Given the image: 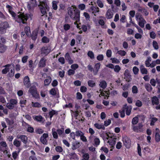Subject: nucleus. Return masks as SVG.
Returning <instances> with one entry per match:
<instances>
[{"label":"nucleus","instance_id":"2","mask_svg":"<svg viewBox=\"0 0 160 160\" xmlns=\"http://www.w3.org/2000/svg\"><path fill=\"white\" fill-rule=\"evenodd\" d=\"M18 13L19 14L17 15V18H16L15 21L20 24H26L28 19L27 15H25V14L23 12H20Z\"/></svg>","mask_w":160,"mask_h":160},{"label":"nucleus","instance_id":"38","mask_svg":"<svg viewBox=\"0 0 160 160\" xmlns=\"http://www.w3.org/2000/svg\"><path fill=\"white\" fill-rule=\"evenodd\" d=\"M32 106L33 107L40 108L41 107V105L38 102H32Z\"/></svg>","mask_w":160,"mask_h":160},{"label":"nucleus","instance_id":"29","mask_svg":"<svg viewBox=\"0 0 160 160\" xmlns=\"http://www.w3.org/2000/svg\"><path fill=\"white\" fill-rule=\"evenodd\" d=\"M13 145L16 147H19L21 145V142L17 139H15L13 141Z\"/></svg>","mask_w":160,"mask_h":160},{"label":"nucleus","instance_id":"41","mask_svg":"<svg viewBox=\"0 0 160 160\" xmlns=\"http://www.w3.org/2000/svg\"><path fill=\"white\" fill-rule=\"evenodd\" d=\"M49 93L53 96H55L57 94L55 88H52L49 91Z\"/></svg>","mask_w":160,"mask_h":160},{"label":"nucleus","instance_id":"54","mask_svg":"<svg viewBox=\"0 0 160 160\" xmlns=\"http://www.w3.org/2000/svg\"><path fill=\"white\" fill-rule=\"evenodd\" d=\"M35 119L37 121L41 122L43 120V118L41 116H36L35 117Z\"/></svg>","mask_w":160,"mask_h":160},{"label":"nucleus","instance_id":"36","mask_svg":"<svg viewBox=\"0 0 160 160\" xmlns=\"http://www.w3.org/2000/svg\"><path fill=\"white\" fill-rule=\"evenodd\" d=\"M50 40L46 36H44L42 39V41L43 43H47L49 42Z\"/></svg>","mask_w":160,"mask_h":160},{"label":"nucleus","instance_id":"7","mask_svg":"<svg viewBox=\"0 0 160 160\" xmlns=\"http://www.w3.org/2000/svg\"><path fill=\"white\" fill-rule=\"evenodd\" d=\"M17 100L15 99H11L9 103H8L6 105L7 107L9 109H12L14 107V105L17 104Z\"/></svg>","mask_w":160,"mask_h":160},{"label":"nucleus","instance_id":"58","mask_svg":"<svg viewBox=\"0 0 160 160\" xmlns=\"http://www.w3.org/2000/svg\"><path fill=\"white\" fill-rule=\"evenodd\" d=\"M75 73V71L72 69H69L68 71V74L69 76L73 75Z\"/></svg>","mask_w":160,"mask_h":160},{"label":"nucleus","instance_id":"6","mask_svg":"<svg viewBox=\"0 0 160 160\" xmlns=\"http://www.w3.org/2000/svg\"><path fill=\"white\" fill-rule=\"evenodd\" d=\"M28 92L30 93L34 98L38 99L39 98V95L38 93L37 88L35 86H31L29 88Z\"/></svg>","mask_w":160,"mask_h":160},{"label":"nucleus","instance_id":"35","mask_svg":"<svg viewBox=\"0 0 160 160\" xmlns=\"http://www.w3.org/2000/svg\"><path fill=\"white\" fill-rule=\"evenodd\" d=\"M14 68L13 67V68L10 70V72L8 73V76L11 78L13 77L14 74Z\"/></svg>","mask_w":160,"mask_h":160},{"label":"nucleus","instance_id":"49","mask_svg":"<svg viewBox=\"0 0 160 160\" xmlns=\"http://www.w3.org/2000/svg\"><path fill=\"white\" fill-rule=\"evenodd\" d=\"M138 91V88L135 86H133L132 88V92L133 93H137Z\"/></svg>","mask_w":160,"mask_h":160},{"label":"nucleus","instance_id":"32","mask_svg":"<svg viewBox=\"0 0 160 160\" xmlns=\"http://www.w3.org/2000/svg\"><path fill=\"white\" fill-rule=\"evenodd\" d=\"M108 142L112 147H113L116 143V139H110L108 141Z\"/></svg>","mask_w":160,"mask_h":160},{"label":"nucleus","instance_id":"10","mask_svg":"<svg viewBox=\"0 0 160 160\" xmlns=\"http://www.w3.org/2000/svg\"><path fill=\"white\" fill-rule=\"evenodd\" d=\"M23 83L24 85L27 88H28L31 86V82L28 76H26L24 77L23 80Z\"/></svg>","mask_w":160,"mask_h":160},{"label":"nucleus","instance_id":"8","mask_svg":"<svg viewBox=\"0 0 160 160\" xmlns=\"http://www.w3.org/2000/svg\"><path fill=\"white\" fill-rule=\"evenodd\" d=\"M122 141L124 145L128 148H130V138L129 137L125 136L123 137Z\"/></svg>","mask_w":160,"mask_h":160},{"label":"nucleus","instance_id":"31","mask_svg":"<svg viewBox=\"0 0 160 160\" xmlns=\"http://www.w3.org/2000/svg\"><path fill=\"white\" fill-rule=\"evenodd\" d=\"M87 55L88 56L92 59H93L95 58L94 54L91 51H88Z\"/></svg>","mask_w":160,"mask_h":160},{"label":"nucleus","instance_id":"53","mask_svg":"<svg viewBox=\"0 0 160 160\" xmlns=\"http://www.w3.org/2000/svg\"><path fill=\"white\" fill-rule=\"evenodd\" d=\"M55 150L57 152H62L63 149L61 146H58L55 148Z\"/></svg>","mask_w":160,"mask_h":160},{"label":"nucleus","instance_id":"30","mask_svg":"<svg viewBox=\"0 0 160 160\" xmlns=\"http://www.w3.org/2000/svg\"><path fill=\"white\" fill-rule=\"evenodd\" d=\"M25 32L27 36H28L31 33L30 28L28 26H26L24 28Z\"/></svg>","mask_w":160,"mask_h":160},{"label":"nucleus","instance_id":"34","mask_svg":"<svg viewBox=\"0 0 160 160\" xmlns=\"http://www.w3.org/2000/svg\"><path fill=\"white\" fill-rule=\"evenodd\" d=\"M52 7L53 9L56 10L58 9V2L56 1H54L52 2Z\"/></svg>","mask_w":160,"mask_h":160},{"label":"nucleus","instance_id":"52","mask_svg":"<svg viewBox=\"0 0 160 160\" xmlns=\"http://www.w3.org/2000/svg\"><path fill=\"white\" fill-rule=\"evenodd\" d=\"M78 65L77 64H73L71 65V68L72 69L75 70L76 69L78 68Z\"/></svg>","mask_w":160,"mask_h":160},{"label":"nucleus","instance_id":"19","mask_svg":"<svg viewBox=\"0 0 160 160\" xmlns=\"http://www.w3.org/2000/svg\"><path fill=\"white\" fill-rule=\"evenodd\" d=\"M156 132L155 135V140L157 142H158L160 141V135L159 134L160 132L159 129L156 128Z\"/></svg>","mask_w":160,"mask_h":160},{"label":"nucleus","instance_id":"17","mask_svg":"<svg viewBox=\"0 0 160 160\" xmlns=\"http://www.w3.org/2000/svg\"><path fill=\"white\" fill-rule=\"evenodd\" d=\"M17 138L20 139L21 141L24 144H26L28 142V138L25 135H20L19 136H17Z\"/></svg>","mask_w":160,"mask_h":160},{"label":"nucleus","instance_id":"24","mask_svg":"<svg viewBox=\"0 0 160 160\" xmlns=\"http://www.w3.org/2000/svg\"><path fill=\"white\" fill-rule=\"evenodd\" d=\"M131 23L133 24L135 27H136L138 30V32L141 34H143V31L140 27L138 26L137 25L134 23L133 22H131Z\"/></svg>","mask_w":160,"mask_h":160},{"label":"nucleus","instance_id":"18","mask_svg":"<svg viewBox=\"0 0 160 160\" xmlns=\"http://www.w3.org/2000/svg\"><path fill=\"white\" fill-rule=\"evenodd\" d=\"M127 107V104H126L123 106L122 110L119 111L120 117L121 118H124L125 117V111Z\"/></svg>","mask_w":160,"mask_h":160},{"label":"nucleus","instance_id":"28","mask_svg":"<svg viewBox=\"0 0 160 160\" xmlns=\"http://www.w3.org/2000/svg\"><path fill=\"white\" fill-rule=\"evenodd\" d=\"M36 5L31 2L28 3L27 4V8L29 11L33 10V8Z\"/></svg>","mask_w":160,"mask_h":160},{"label":"nucleus","instance_id":"48","mask_svg":"<svg viewBox=\"0 0 160 160\" xmlns=\"http://www.w3.org/2000/svg\"><path fill=\"white\" fill-rule=\"evenodd\" d=\"M65 8V5L64 4L60 3L59 5V10H64Z\"/></svg>","mask_w":160,"mask_h":160},{"label":"nucleus","instance_id":"27","mask_svg":"<svg viewBox=\"0 0 160 160\" xmlns=\"http://www.w3.org/2000/svg\"><path fill=\"white\" fill-rule=\"evenodd\" d=\"M99 86L102 89H104L107 86V83L104 80H103L100 82L99 84Z\"/></svg>","mask_w":160,"mask_h":160},{"label":"nucleus","instance_id":"43","mask_svg":"<svg viewBox=\"0 0 160 160\" xmlns=\"http://www.w3.org/2000/svg\"><path fill=\"white\" fill-rule=\"evenodd\" d=\"M152 45L154 49L156 50H157L158 49L159 47L158 44L157 42L156 41H153Z\"/></svg>","mask_w":160,"mask_h":160},{"label":"nucleus","instance_id":"61","mask_svg":"<svg viewBox=\"0 0 160 160\" xmlns=\"http://www.w3.org/2000/svg\"><path fill=\"white\" fill-rule=\"evenodd\" d=\"M150 36L151 38L154 39L156 38V34L155 32L152 31L150 33Z\"/></svg>","mask_w":160,"mask_h":160},{"label":"nucleus","instance_id":"62","mask_svg":"<svg viewBox=\"0 0 160 160\" xmlns=\"http://www.w3.org/2000/svg\"><path fill=\"white\" fill-rule=\"evenodd\" d=\"M118 53L121 56H123L125 55L126 52L124 51L119 50L118 52Z\"/></svg>","mask_w":160,"mask_h":160},{"label":"nucleus","instance_id":"4","mask_svg":"<svg viewBox=\"0 0 160 160\" xmlns=\"http://www.w3.org/2000/svg\"><path fill=\"white\" fill-rule=\"evenodd\" d=\"M135 17L139 26L142 28H144V25L146 23L145 20L142 18V15L138 14H137Z\"/></svg>","mask_w":160,"mask_h":160},{"label":"nucleus","instance_id":"16","mask_svg":"<svg viewBox=\"0 0 160 160\" xmlns=\"http://www.w3.org/2000/svg\"><path fill=\"white\" fill-rule=\"evenodd\" d=\"M113 16V12L111 9H109L108 10L106 14V18L108 19L112 18Z\"/></svg>","mask_w":160,"mask_h":160},{"label":"nucleus","instance_id":"3","mask_svg":"<svg viewBox=\"0 0 160 160\" xmlns=\"http://www.w3.org/2000/svg\"><path fill=\"white\" fill-rule=\"evenodd\" d=\"M9 28V25L7 22L5 21L0 24V34H3L6 32L7 30Z\"/></svg>","mask_w":160,"mask_h":160},{"label":"nucleus","instance_id":"5","mask_svg":"<svg viewBox=\"0 0 160 160\" xmlns=\"http://www.w3.org/2000/svg\"><path fill=\"white\" fill-rule=\"evenodd\" d=\"M40 9L42 14L45 15L47 14L46 10H49V8L46 2H43L42 4L40 5Z\"/></svg>","mask_w":160,"mask_h":160},{"label":"nucleus","instance_id":"37","mask_svg":"<svg viewBox=\"0 0 160 160\" xmlns=\"http://www.w3.org/2000/svg\"><path fill=\"white\" fill-rule=\"evenodd\" d=\"M51 81V79L50 77H48V78L46 79L44 81V84L45 85H48Z\"/></svg>","mask_w":160,"mask_h":160},{"label":"nucleus","instance_id":"59","mask_svg":"<svg viewBox=\"0 0 160 160\" xmlns=\"http://www.w3.org/2000/svg\"><path fill=\"white\" fill-rule=\"evenodd\" d=\"M111 123V120L108 119V120L105 121L104 122V126L107 127L110 125Z\"/></svg>","mask_w":160,"mask_h":160},{"label":"nucleus","instance_id":"26","mask_svg":"<svg viewBox=\"0 0 160 160\" xmlns=\"http://www.w3.org/2000/svg\"><path fill=\"white\" fill-rule=\"evenodd\" d=\"M58 112L54 110H52L50 111L48 113V116L50 119H51L54 115H57Z\"/></svg>","mask_w":160,"mask_h":160},{"label":"nucleus","instance_id":"56","mask_svg":"<svg viewBox=\"0 0 160 160\" xmlns=\"http://www.w3.org/2000/svg\"><path fill=\"white\" fill-rule=\"evenodd\" d=\"M143 34H141L140 33H137L135 35V38L137 39H141L142 38V35Z\"/></svg>","mask_w":160,"mask_h":160},{"label":"nucleus","instance_id":"40","mask_svg":"<svg viewBox=\"0 0 160 160\" xmlns=\"http://www.w3.org/2000/svg\"><path fill=\"white\" fill-rule=\"evenodd\" d=\"M64 129L63 128H62L60 129H58L57 130V132H58L59 136H61L64 132Z\"/></svg>","mask_w":160,"mask_h":160},{"label":"nucleus","instance_id":"44","mask_svg":"<svg viewBox=\"0 0 160 160\" xmlns=\"http://www.w3.org/2000/svg\"><path fill=\"white\" fill-rule=\"evenodd\" d=\"M34 129L33 128L29 125L27 128V131L29 132L33 133L34 132Z\"/></svg>","mask_w":160,"mask_h":160},{"label":"nucleus","instance_id":"1","mask_svg":"<svg viewBox=\"0 0 160 160\" xmlns=\"http://www.w3.org/2000/svg\"><path fill=\"white\" fill-rule=\"evenodd\" d=\"M68 14L72 20L80 21V11L75 6L69 7L68 9Z\"/></svg>","mask_w":160,"mask_h":160},{"label":"nucleus","instance_id":"22","mask_svg":"<svg viewBox=\"0 0 160 160\" xmlns=\"http://www.w3.org/2000/svg\"><path fill=\"white\" fill-rule=\"evenodd\" d=\"M7 48L6 46L0 43V53H3L5 52Z\"/></svg>","mask_w":160,"mask_h":160},{"label":"nucleus","instance_id":"21","mask_svg":"<svg viewBox=\"0 0 160 160\" xmlns=\"http://www.w3.org/2000/svg\"><path fill=\"white\" fill-rule=\"evenodd\" d=\"M94 126L97 129H102L103 130L105 129L104 125L103 124H100L98 123H95L94 124Z\"/></svg>","mask_w":160,"mask_h":160},{"label":"nucleus","instance_id":"60","mask_svg":"<svg viewBox=\"0 0 160 160\" xmlns=\"http://www.w3.org/2000/svg\"><path fill=\"white\" fill-rule=\"evenodd\" d=\"M80 91L82 92H85L87 91V88L84 86H82L80 89Z\"/></svg>","mask_w":160,"mask_h":160},{"label":"nucleus","instance_id":"57","mask_svg":"<svg viewBox=\"0 0 160 160\" xmlns=\"http://www.w3.org/2000/svg\"><path fill=\"white\" fill-rule=\"evenodd\" d=\"M97 59L100 61H102L103 60L104 57L102 54H99L97 57Z\"/></svg>","mask_w":160,"mask_h":160},{"label":"nucleus","instance_id":"47","mask_svg":"<svg viewBox=\"0 0 160 160\" xmlns=\"http://www.w3.org/2000/svg\"><path fill=\"white\" fill-rule=\"evenodd\" d=\"M28 58V56H25L22 57V61L23 63H25L27 62Z\"/></svg>","mask_w":160,"mask_h":160},{"label":"nucleus","instance_id":"13","mask_svg":"<svg viewBox=\"0 0 160 160\" xmlns=\"http://www.w3.org/2000/svg\"><path fill=\"white\" fill-rule=\"evenodd\" d=\"M101 66L99 62L95 64L94 66V68L93 70V73L94 75H97Z\"/></svg>","mask_w":160,"mask_h":160},{"label":"nucleus","instance_id":"9","mask_svg":"<svg viewBox=\"0 0 160 160\" xmlns=\"http://www.w3.org/2000/svg\"><path fill=\"white\" fill-rule=\"evenodd\" d=\"M48 133H44L40 138V141L44 145H46L47 143V138L48 137Z\"/></svg>","mask_w":160,"mask_h":160},{"label":"nucleus","instance_id":"51","mask_svg":"<svg viewBox=\"0 0 160 160\" xmlns=\"http://www.w3.org/2000/svg\"><path fill=\"white\" fill-rule=\"evenodd\" d=\"M114 70L115 72H118L121 70V68L119 65H117L114 67Z\"/></svg>","mask_w":160,"mask_h":160},{"label":"nucleus","instance_id":"25","mask_svg":"<svg viewBox=\"0 0 160 160\" xmlns=\"http://www.w3.org/2000/svg\"><path fill=\"white\" fill-rule=\"evenodd\" d=\"M140 69L142 74H146L148 73L147 70L144 67L143 65H141L140 67Z\"/></svg>","mask_w":160,"mask_h":160},{"label":"nucleus","instance_id":"23","mask_svg":"<svg viewBox=\"0 0 160 160\" xmlns=\"http://www.w3.org/2000/svg\"><path fill=\"white\" fill-rule=\"evenodd\" d=\"M152 104L154 105H158L159 103V99L156 96H154L152 98Z\"/></svg>","mask_w":160,"mask_h":160},{"label":"nucleus","instance_id":"55","mask_svg":"<svg viewBox=\"0 0 160 160\" xmlns=\"http://www.w3.org/2000/svg\"><path fill=\"white\" fill-rule=\"evenodd\" d=\"M138 117H135L134 118L132 121V123L133 124H136L138 122Z\"/></svg>","mask_w":160,"mask_h":160},{"label":"nucleus","instance_id":"46","mask_svg":"<svg viewBox=\"0 0 160 160\" xmlns=\"http://www.w3.org/2000/svg\"><path fill=\"white\" fill-rule=\"evenodd\" d=\"M70 28V26L69 24H65L63 25V28L64 30L67 31L69 30Z\"/></svg>","mask_w":160,"mask_h":160},{"label":"nucleus","instance_id":"64","mask_svg":"<svg viewBox=\"0 0 160 160\" xmlns=\"http://www.w3.org/2000/svg\"><path fill=\"white\" fill-rule=\"evenodd\" d=\"M133 72L135 74H137L138 73L139 71L138 68L136 67H134L133 68Z\"/></svg>","mask_w":160,"mask_h":160},{"label":"nucleus","instance_id":"50","mask_svg":"<svg viewBox=\"0 0 160 160\" xmlns=\"http://www.w3.org/2000/svg\"><path fill=\"white\" fill-rule=\"evenodd\" d=\"M97 3L98 6L100 8H102L103 7V4L101 0H97Z\"/></svg>","mask_w":160,"mask_h":160},{"label":"nucleus","instance_id":"42","mask_svg":"<svg viewBox=\"0 0 160 160\" xmlns=\"http://www.w3.org/2000/svg\"><path fill=\"white\" fill-rule=\"evenodd\" d=\"M35 133L38 134H41L43 133L44 130L41 128H37L35 130Z\"/></svg>","mask_w":160,"mask_h":160},{"label":"nucleus","instance_id":"63","mask_svg":"<svg viewBox=\"0 0 160 160\" xmlns=\"http://www.w3.org/2000/svg\"><path fill=\"white\" fill-rule=\"evenodd\" d=\"M158 120L157 118H152L150 125L152 126L154 125V123Z\"/></svg>","mask_w":160,"mask_h":160},{"label":"nucleus","instance_id":"12","mask_svg":"<svg viewBox=\"0 0 160 160\" xmlns=\"http://www.w3.org/2000/svg\"><path fill=\"white\" fill-rule=\"evenodd\" d=\"M51 51V48L47 46L43 47L41 49L42 53L46 55H48Z\"/></svg>","mask_w":160,"mask_h":160},{"label":"nucleus","instance_id":"15","mask_svg":"<svg viewBox=\"0 0 160 160\" xmlns=\"http://www.w3.org/2000/svg\"><path fill=\"white\" fill-rule=\"evenodd\" d=\"M124 79L126 81L129 82L130 81V72L128 69L125 70L124 73Z\"/></svg>","mask_w":160,"mask_h":160},{"label":"nucleus","instance_id":"33","mask_svg":"<svg viewBox=\"0 0 160 160\" xmlns=\"http://www.w3.org/2000/svg\"><path fill=\"white\" fill-rule=\"evenodd\" d=\"M88 86L91 88H93L96 85L95 82L92 80H89L88 82Z\"/></svg>","mask_w":160,"mask_h":160},{"label":"nucleus","instance_id":"39","mask_svg":"<svg viewBox=\"0 0 160 160\" xmlns=\"http://www.w3.org/2000/svg\"><path fill=\"white\" fill-rule=\"evenodd\" d=\"M94 142L95 145L97 146L100 144V140L98 138L96 137L94 139Z\"/></svg>","mask_w":160,"mask_h":160},{"label":"nucleus","instance_id":"11","mask_svg":"<svg viewBox=\"0 0 160 160\" xmlns=\"http://www.w3.org/2000/svg\"><path fill=\"white\" fill-rule=\"evenodd\" d=\"M47 60L44 57L42 58L40 60L38 64V66L40 68L44 67L46 65Z\"/></svg>","mask_w":160,"mask_h":160},{"label":"nucleus","instance_id":"14","mask_svg":"<svg viewBox=\"0 0 160 160\" xmlns=\"http://www.w3.org/2000/svg\"><path fill=\"white\" fill-rule=\"evenodd\" d=\"M38 30L36 29L32 32L31 35V37L33 40L34 41L36 40L38 37Z\"/></svg>","mask_w":160,"mask_h":160},{"label":"nucleus","instance_id":"45","mask_svg":"<svg viewBox=\"0 0 160 160\" xmlns=\"http://www.w3.org/2000/svg\"><path fill=\"white\" fill-rule=\"evenodd\" d=\"M145 88L149 92L151 91L152 89V87L149 84H146Z\"/></svg>","mask_w":160,"mask_h":160},{"label":"nucleus","instance_id":"20","mask_svg":"<svg viewBox=\"0 0 160 160\" xmlns=\"http://www.w3.org/2000/svg\"><path fill=\"white\" fill-rule=\"evenodd\" d=\"M11 66V64H7L4 66L5 68L3 69L2 70V73L3 74H6L9 70V67Z\"/></svg>","mask_w":160,"mask_h":160}]
</instances>
